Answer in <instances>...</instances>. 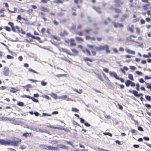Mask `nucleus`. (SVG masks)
Here are the masks:
<instances>
[{"instance_id":"nucleus-1","label":"nucleus","mask_w":151,"mask_h":151,"mask_svg":"<svg viewBox=\"0 0 151 151\" xmlns=\"http://www.w3.org/2000/svg\"><path fill=\"white\" fill-rule=\"evenodd\" d=\"M1 145H11L14 146H17V144L16 143H14L13 142H12L11 141L6 140L4 139H2Z\"/></svg>"},{"instance_id":"nucleus-2","label":"nucleus","mask_w":151,"mask_h":151,"mask_svg":"<svg viewBox=\"0 0 151 151\" xmlns=\"http://www.w3.org/2000/svg\"><path fill=\"white\" fill-rule=\"evenodd\" d=\"M114 2L116 4V6L117 7H120L121 5L124 3L123 1L121 0H115Z\"/></svg>"},{"instance_id":"nucleus-3","label":"nucleus","mask_w":151,"mask_h":151,"mask_svg":"<svg viewBox=\"0 0 151 151\" xmlns=\"http://www.w3.org/2000/svg\"><path fill=\"white\" fill-rule=\"evenodd\" d=\"M110 76L111 77H114L116 79L118 78V76L116 73L114 72H112L110 71L109 73Z\"/></svg>"},{"instance_id":"nucleus-4","label":"nucleus","mask_w":151,"mask_h":151,"mask_svg":"<svg viewBox=\"0 0 151 151\" xmlns=\"http://www.w3.org/2000/svg\"><path fill=\"white\" fill-rule=\"evenodd\" d=\"M4 75L6 76H7L9 73V69L7 67H5L4 68L3 71Z\"/></svg>"},{"instance_id":"nucleus-5","label":"nucleus","mask_w":151,"mask_h":151,"mask_svg":"<svg viewBox=\"0 0 151 151\" xmlns=\"http://www.w3.org/2000/svg\"><path fill=\"white\" fill-rule=\"evenodd\" d=\"M114 26L115 28H122L123 27V24L117 23H114Z\"/></svg>"},{"instance_id":"nucleus-6","label":"nucleus","mask_w":151,"mask_h":151,"mask_svg":"<svg viewBox=\"0 0 151 151\" xmlns=\"http://www.w3.org/2000/svg\"><path fill=\"white\" fill-rule=\"evenodd\" d=\"M2 121H13L14 120V119L13 118H8L7 117H3Z\"/></svg>"},{"instance_id":"nucleus-7","label":"nucleus","mask_w":151,"mask_h":151,"mask_svg":"<svg viewBox=\"0 0 151 151\" xmlns=\"http://www.w3.org/2000/svg\"><path fill=\"white\" fill-rule=\"evenodd\" d=\"M126 51L127 53L129 54H133L134 55L135 54V52L134 51H132L128 49H126Z\"/></svg>"},{"instance_id":"nucleus-8","label":"nucleus","mask_w":151,"mask_h":151,"mask_svg":"<svg viewBox=\"0 0 151 151\" xmlns=\"http://www.w3.org/2000/svg\"><path fill=\"white\" fill-rule=\"evenodd\" d=\"M93 8L95 10H96V11L98 13H101V11L100 10V9L97 6H93Z\"/></svg>"},{"instance_id":"nucleus-9","label":"nucleus","mask_w":151,"mask_h":151,"mask_svg":"<svg viewBox=\"0 0 151 151\" xmlns=\"http://www.w3.org/2000/svg\"><path fill=\"white\" fill-rule=\"evenodd\" d=\"M102 50H103V46L100 45L99 47H96V51H99Z\"/></svg>"},{"instance_id":"nucleus-10","label":"nucleus","mask_w":151,"mask_h":151,"mask_svg":"<svg viewBox=\"0 0 151 151\" xmlns=\"http://www.w3.org/2000/svg\"><path fill=\"white\" fill-rule=\"evenodd\" d=\"M47 145L44 144H41L39 146V147L42 149L46 150Z\"/></svg>"},{"instance_id":"nucleus-11","label":"nucleus","mask_w":151,"mask_h":151,"mask_svg":"<svg viewBox=\"0 0 151 151\" xmlns=\"http://www.w3.org/2000/svg\"><path fill=\"white\" fill-rule=\"evenodd\" d=\"M11 89L12 90L10 91V92H11L13 93H15L16 92V91L19 90V89L17 88L12 87Z\"/></svg>"},{"instance_id":"nucleus-12","label":"nucleus","mask_w":151,"mask_h":151,"mask_svg":"<svg viewBox=\"0 0 151 151\" xmlns=\"http://www.w3.org/2000/svg\"><path fill=\"white\" fill-rule=\"evenodd\" d=\"M40 9L44 12H49V10L44 7L41 6L40 7Z\"/></svg>"},{"instance_id":"nucleus-13","label":"nucleus","mask_w":151,"mask_h":151,"mask_svg":"<svg viewBox=\"0 0 151 151\" xmlns=\"http://www.w3.org/2000/svg\"><path fill=\"white\" fill-rule=\"evenodd\" d=\"M21 139H20L19 138H16L14 139V141H11L12 142H13L14 143H16L17 144V145H18L17 143L20 142L21 141Z\"/></svg>"},{"instance_id":"nucleus-14","label":"nucleus","mask_w":151,"mask_h":151,"mask_svg":"<svg viewBox=\"0 0 151 151\" xmlns=\"http://www.w3.org/2000/svg\"><path fill=\"white\" fill-rule=\"evenodd\" d=\"M131 81L129 80H127L125 82V83L126 86L127 87H128L129 86V85L131 83Z\"/></svg>"},{"instance_id":"nucleus-15","label":"nucleus","mask_w":151,"mask_h":151,"mask_svg":"<svg viewBox=\"0 0 151 151\" xmlns=\"http://www.w3.org/2000/svg\"><path fill=\"white\" fill-rule=\"evenodd\" d=\"M87 46L90 48L96 50V46L95 45H87Z\"/></svg>"},{"instance_id":"nucleus-16","label":"nucleus","mask_w":151,"mask_h":151,"mask_svg":"<svg viewBox=\"0 0 151 151\" xmlns=\"http://www.w3.org/2000/svg\"><path fill=\"white\" fill-rule=\"evenodd\" d=\"M86 40H95V38L94 37H91L88 36H86Z\"/></svg>"},{"instance_id":"nucleus-17","label":"nucleus","mask_w":151,"mask_h":151,"mask_svg":"<svg viewBox=\"0 0 151 151\" xmlns=\"http://www.w3.org/2000/svg\"><path fill=\"white\" fill-rule=\"evenodd\" d=\"M132 93L134 95L137 97H139V95H138V92L135 90H133L132 91Z\"/></svg>"},{"instance_id":"nucleus-18","label":"nucleus","mask_w":151,"mask_h":151,"mask_svg":"<svg viewBox=\"0 0 151 151\" xmlns=\"http://www.w3.org/2000/svg\"><path fill=\"white\" fill-rule=\"evenodd\" d=\"M54 3L56 4H61L63 3V1L62 0H55L53 1Z\"/></svg>"},{"instance_id":"nucleus-19","label":"nucleus","mask_w":151,"mask_h":151,"mask_svg":"<svg viewBox=\"0 0 151 151\" xmlns=\"http://www.w3.org/2000/svg\"><path fill=\"white\" fill-rule=\"evenodd\" d=\"M128 77L129 80L132 81L134 80V78L132 75L131 74H129L128 75Z\"/></svg>"},{"instance_id":"nucleus-20","label":"nucleus","mask_w":151,"mask_h":151,"mask_svg":"<svg viewBox=\"0 0 151 151\" xmlns=\"http://www.w3.org/2000/svg\"><path fill=\"white\" fill-rule=\"evenodd\" d=\"M74 90L79 94H81L82 93V89H80L79 90L76 89H74Z\"/></svg>"},{"instance_id":"nucleus-21","label":"nucleus","mask_w":151,"mask_h":151,"mask_svg":"<svg viewBox=\"0 0 151 151\" xmlns=\"http://www.w3.org/2000/svg\"><path fill=\"white\" fill-rule=\"evenodd\" d=\"M83 60L85 61H88L90 62H92L93 61V60L92 59H90L88 58H83Z\"/></svg>"},{"instance_id":"nucleus-22","label":"nucleus","mask_w":151,"mask_h":151,"mask_svg":"<svg viewBox=\"0 0 151 151\" xmlns=\"http://www.w3.org/2000/svg\"><path fill=\"white\" fill-rule=\"evenodd\" d=\"M29 70L30 72H31L32 73H34L36 74H38V73L37 72H36L34 70H33L31 68H29Z\"/></svg>"},{"instance_id":"nucleus-23","label":"nucleus","mask_w":151,"mask_h":151,"mask_svg":"<svg viewBox=\"0 0 151 151\" xmlns=\"http://www.w3.org/2000/svg\"><path fill=\"white\" fill-rule=\"evenodd\" d=\"M76 32L79 35L82 36L83 35V31L80 32Z\"/></svg>"},{"instance_id":"nucleus-24","label":"nucleus","mask_w":151,"mask_h":151,"mask_svg":"<svg viewBox=\"0 0 151 151\" xmlns=\"http://www.w3.org/2000/svg\"><path fill=\"white\" fill-rule=\"evenodd\" d=\"M22 97L23 98H27L30 99H32V98L30 96L26 95H23V96H22Z\"/></svg>"},{"instance_id":"nucleus-25","label":"nucleus","mask_w":151,"mask_h":151,"mask_svg":"<svg viewBox=\"0 0 151 151\" xmlns=\"http://www.w3.org/2000/svg\"><path fill=\"white\" fill-rule=\"evenodd\" d=\"M103 50H105V51L109 49V47L107 45H105L104 46H103Z\"/></svg>"},{"instance_id":"nucleus-26","label":"nucleus","mask_w":151,"mask_h":151,"mask_svg":"<svg viewBox=\"0 0 151 151\" xmlns=\"http://www.w3.org/2000/svg\"><path fill=\"white\" fill-rule=\"evenodd\" d=\"M31 37L33 39H36L38 40H40V39L39 37H35V36H33V35L31 36Z\"/></svg>"},{"instance_id":"nucleus-27","label":"nucleus","mask_w":151,"mask_h":151,"mask_svg":"<svg viewBox=\"0 0 151 151\" xmlns=\"http://www.w3.org/2000/svg\"><path fill=\"white\" fill-rule=\"evenodd\" d=\"M146 99L147 100L150 101V97L149 96L145 95V96Z\"/></svg>"},{"instance_id":"nucleus-28","label":"nucleus","mask_w":151,"mask_h":151,"mask_svg":"<svg viewBox=\"0 0 151 151\" xmlns=\"http://www.w3.org/2000/svg\"><path fill=\"white\" fill-rule=\"evenodd\" d=\"M67 144H68L71 146H72L73 147H74V146L73 145V143L71 142H68L67 141Z\"/></svg>"},{"instance_id":"nucleus-29","label":"nucleus","mask_w":151,"mask_h":151,"mask_svg":"<svg viewBox=\"0 0 151 151\" xmlns=\"http://www.w3.org/2000/svg\"><path fill=\"white\" fill-rule=\"evenodd\" d=\"M71 51L73 52V53L76 54H77L78 53V51L76 50L75 49H72L71 50Z\"/></svg>"},{"instance_id":"nucleus-30","label":"nucleus","mask_w":151,"mask_h":151,"mask_svg":"<svg viewBox=\"0 0 151 151\" xmlns=\"http://www.w3.org/2000/svg\"><path fill=\"white\" fill-rule=\"evenodd\" d=\"M72 110L73 111L75 112H78V111L79 110L76 108H72Z\"/></svg>"},{"instance_id":"nucleus-31","label":"nucleus","mask_w":151,"mask_h":151,"mask_svg":"<svg viewBox=\"0 0 151 151\" xmlns=\"http://www.w3.org/2000/svg\"><path fill=\"white\" fill-rule=\"evenodd\" d=\"M52 96H54V98L55 99H60V97H58V96H56V95L55 94L52 93Z\"/></svg>"},{"instance_id":"nucleus-32","label":"nucleus","mask_w":151,"mask_h":151,"mask_svg":"<svg viewBox=\"0 0 151 151\" xmlns=\"http://www.w3.org/2000/svg\"><path fill=\"white\" fill-rule=\"evenodd\" d=\"M145 84L146 85H148L147 86V88H149V89H151V83H146Z\"/></svg>"},{"instance_id":"nucleus-33","label":"nucleus","mask_w":151,"mask_h":151,"mask_svg":"<svg viewBox=\"0 0 151 151\" xmlns=\"http://www.w3.org/2000/svg\"><path fill=\"white\" fill-rule=\"evenodd\" d=\"M104 134L105 135H108L110 136H112V134L109 132H104Z\"/></svg>"},{"instance_id":"nucleus-34","label":"nucleus","mask_w":151,"mask_h":151,"mask_svg":"<svg viewBox=\"0 0 151 151\" xmlns=\"http://www.w3.org/2000/svg\"><path fill=\"white\" fill-rule=\"evenodd\" d=\"M129 68L131 70H135L136 69V67L135 66L132 65L129 66Z\"/></svg>"},{"instance_id":"nucleus-35","label":"nucleus","mask_w":151,"mask_h":151,"mask_svg":"<svg viewBox=\"0 0 151 151\" xmlns=\"http://www.w3.org/2000/svg\"><path fill=\"white\" fill-rule=\"evenodd\" d=\"M91 31V30L90 29H86L85 30V32L87 33H90Z\"/></svg>"},{"instance_id":"nucleus-36","label":"nucleus","mask_w":151,"mask_h":151,"mask_svg":"<svg viewBox=\"0 0 151 151\" xmlns=\"http://www.w3.org/2000/svg\"><path fill=\"white\" fill-rule=\"evenodd\" d=\"M103 70L104 71L106 72L107 73H109V69L106 68H104L103 69Z\"/></svg>"},{"instance_id":"nucleus-37","label":"nucleus","mask_w":151,"mask_h":151,"mask_svg":"<svg viewBox=\"0 0 151 151\" xmlns=\"http://www.w3.org/2000/svg\"><path fill=\"white\" fill-rule=\"evenodd\" d=\"M135 73L139 75H141L142 74V73L141 72L138 71H136L135 72Z\"/></svg>"},{"instance_id":"nucleus-38","label":"nucleus","mask_w":151,"mask_h":151,"mask_svg":"<svg viewBox=\"0 0 151 151\" xmlns=\"http://www.w3.org/2000/svg\"><path fill=\"white\" fill-rule=\"evenodd\" d=\"M42 115L43 116H51V114H48L44 113H42Z\"/></svg>"},{"instance_id":"nucleus-39","label":"nucleus","mask_w":151,"mask_h":151,"mask_svg":"<svg viewBox=\"0 0 151 151\" xmlns=\"http://www.w3.org/2000/svg\"><path fill=\"white\" fill-rule=\"evenodd\" d=\"M116 79L117 80H120L121 82L122 83H123L124 82V79L122 78H120L119 77H118V78H117Z\"/></svg>"},{"instance_id":"nucleus-40","label":"nucleus","mask_w":151,"mask_h":151,"mask_svg":"<svg viewBox=\"0 0 151 151\" xmlns=\"http://www.w3.org/2000/svg\"><path fill=\"white\" fill-rule=\"evenodd\" d=\"M50 128H54L55 129H60V128L58 127H55L54 126H50Z\"/></svg>"},{"instance_id":"nucleus-41","label":"nucleus","mask_w":151,"mask_h":151,"mask_svg":"<svg viewBox=\"0 0 151 151\" xmlns=\"http://www.w3.org/2000/svg\"><path fill=\"white\" fill-rule=\"evenodd\" d=\"M32 99V101L33 102H35L37 103V102H38L39 101L37 99H36L34 98H32V99Z\"/></svg>"},{"instance_id":"nucleus-42","label":"nucleus","mask_w":151,"mask_h":151,"mask_svg":"<svg viewBox=\"0 0 151 151\" xmlns=\"http://www.w3.org/2000/svg\"><path fill=\"white\" fill-rule=\"evenodd\" d=\"M58 143V142L55 140H52V141L50 143L53 144H57Z\"/></svg>"},{"instance_id":"nucleus-43","label":"nucleus","mask_w":151,"mask_h":151,"mask_svg":"<svg viewBox=\"0 0 151 151\" xmlns=\"http://www.w3.org/2000/svg\"><path fill=\"white\" fill-rule=\"evenodd\" d=\"M75 39L78 40H79L80 41H82V39L81 37H76L75 38Z\"/></svg>"},{"instance_id":"nucleus-44","label":"nucleus","mask_w":151,"mask_h":151,"mask_svg":"<svg viewBox=\"0 0 151 151\" xmlns=\"http://www.w3.org/2000/svg\"><path fill=\"white\" fill-rule=\"evenodd\" d=\"M6 58L9 59H13L14 58L13 56H11L9 55H7L6 56Z\"/></svg>"},{"instance_id":"nucleus-45","label":"nucleus","mask_w":151,"mask_h":151,"mask_svg":"<svg viewBox=\"0 0 151 151\" xmlns=\"http://www.w3.org/2000/svg\"><path fill=\"white\" fill-rule=\"evenodd\" d=\"M23 87H27L28 88H31L32 87V86L30 84H27L26 86H22Z\"/></svg>"},{"instance_id":"nucleus-46","label":"nucleus","mask_w":151,"mask_h":151,"mask_svg":"<svg viewBox=\"0 0 151 151\" xmlns=\"http://www.w3.org/2000/svg\"><path fill=\"white\" fill-rule=\"evenodd\" d=\"M18 105L20 106H23L24 105V103L22 102H19L17 104Z\"/></svg>"},{"instance_id":"nucleus-47","label":"nucleus","mask_w":151,"mask_h":151,"mask_svg":"<svg viewBox=\"0 0 151 151\" xmlns=\"http://www.w3.org/2000/svg\"><path fill=\"white\" fill-rule=\"evenodd\" d=\"M104 116L106 118L108 119H110L111 118V116L109 115H104Z\"/></svg>"},{"instance_id":"nucleus-48","label":"nucleus","mask_w":151,"mask_h":151,"mask_svg":"<svg viewBox=\"0 0 151 151\" xmlns=\"http://www.w3.org/2000/svg\"><path fill=\"white\" fill-rule=\"evenodd\" d=\"M136 89L137 90L139 91V85L138 83H137L136 84Z\"/></svg>"},{"instance_id":"nucleus-49","label":"nucleus","mask_w":151,"mask_h":151,"mask_svg":"<svg viewBox=\"0 0 151 151\" xmlns=\"http://www.w3.org/2000/svg\"><path fill=\"white\" fill-rule=\"evenodd\" d=\"M5 29L6 30V31H7L9 32H10V31L11 29L10 28L8 27H5Z\"/></svg>"},{"instance_id":"nucleus-50","label":"nucleus","mask_w":151,"mask_h":151,"mask_svg":"<svg viewBox=\"0 0 151 151\" xmlns=\"http://www.w3.org/2000/svg\"><path fill=\"white\" fill-rule=\"evenodd\" d=\"M113 51H114V52H115V53H118V51L117 50L116 48H113Z\"/></svg>"},{"instance_id":"nucleus-51","label":"nucleus","mask_w":151,"mask_h":151,"mask_svg":"<svg viewBox=\"0 0 151 151\" xmlns=\"http://www.w3.org/2000/svg\"><path fill=\"white\" fill-rule=\"evenodd\" d=\"M43 97L47 99H50L49 97L46 95H43Z\"/></svg>"},{"instance_id":"nucleus-52","label":"nucleus","mask_w":151,"mask_h":151,"mask_svg":"<svg viewBox=\"0 0 151 151\" xmlns=\"http://www.w3.org/2000/svg\"><path fill=\"white\" fill-rule=\"evenodd\" d=\"M53 23L54 24L56 25H58V22L56 21L55 20H53Z\"/></svg>"},{"instance_id":"nucleus-53","label":"nucleus","mask_w":151,"mask_h":151,"mask_svg":"<svg viewBox=\"0 0 151 151\" xmlns=\"http://www.w3.org/2000/svg\"><path fill=\"white\" fill-rule=\"evenodd\" d=\"M129 31L131 32H133V27H129Z\"/></svg>"},{"instance_id":"nucleus-54","label":"nucleus","mask_w":151,"mask_h":151,"mask_svg":"<svg viewBox=\"0 0 151 151\" xmlns=\"http://www.w3.org/2000/svg\"><path fill=\"white\" fill-rule=\"evenodd\" d=\"M80 122L81 123H85L84 120L83 119H82V118H80Z\"/></svg>"},{"instance_id":"nucleus-55","label":"nucleus","mask_w":151,"mask_h":151,"mask_svg":"<svg viewBox=\"0 0 151 151\" xmlns=\"http://www.w3.org/2000/svg\"><path fill=\"white\" fill-rule=\"evenodd\" d=\"M41 84L42 86H45L46 85L47 83L46 82L42 81L41 82Z\"/></svg>"},{"instance_id":"nucleus-56","label":"nucleus","mask_w":151,"mask_h":151,"mask_svg":"<svg viewBox=\"0 0 151 151\" xmlns=\"http://www.w3.org/2000/svg\"><path fill=\"white\" fill-rule=\"evenodd\" d=\"M145 106L148 108L151 107V105L147 104H145Z\"/></svg>"},{"instance_id":"nucleus-57","label":"nucleus","mask_w":151,"mask_h":151,"mask_svg":"<svg viewBox=\"0 0 151 151\" xmlns=\"http://www.w3.org/2000/svg\"><path fill=\"white\" fill-rule=\"evenodd\" d=\"M138 129L141 131H143V130L142 127H137Z\"/></svg>"},{"instance_id":"nucleus-58","label":"nucleus","mask_w":151,"mask_h":151,"mask_svg":"<svg viewBox=\"0 0 151 151\" xmlns=\"http://www.w3.org/2000/svg\"><path fill=\"white\" fill-rule=\"evenodd\" d=\"M139 82L142 83H143L144 82V81L142 78L139 79Z\"/></svg>"},{"instance_id":"nucleus-59","label":"nucleus","mask_w":151,"mask_h":151,"mask_svg":"<svg viewBox=\"0 0 151 151\" xmlns=\"http://www.w3.org/2000/svg\"><path fill=\"white\" fill-rule=\"evenodd\" d=\"M57 148L56 147H51V150H57Z\"/></svg>"},{"instance_id":"nucleus-60","label":"nucleus","mask_w":151,"mask_h":151,"mask_svg":"<svg viewBox=\"0 0 151 151\" xmlns=\"http://www.w3.org/2000/svg\"><path fill=\"white\" fill-rule=\"evenodd\" d=\"M84 125L87 127H89L90 126V124L87 122H85L84 123Z\"/></svg>"},{"instance_id":"nucleus-61","label":"nucleus","mask_w":151,"mask_h":151,"mask_svg":"<svg viewBox=\"0 0 151 151\" xmlns=\"http://www.w3.org/2000/svg\"><path fill=\"white\" fill-rule=\"evenodd\" d=\"M143 138L145 140L148 141L149 140V138L146 137H144Z\"/></svg>"},{"instance_id":"nucleus-62","label":"nucleus","mask_w":151,"mask_h":151,"mask_svg":"<svg viewBox=\"0 0 151 151\" xmlns=\"http://www.w3.org/2000/svg\"><path fill=\"white\" fill-rule=\"evenodd\" d=\"M98 78L101 81H103V80L101 76H100L99 75H98Z\"/></svg>"},{"instance_id":"nucleus-63","label":"nucleus","mask_w":151,"mask_h":151,"mask_svg":"<svg viewBox=\"0 0 151 151\" xmlns=\"http://www.w3.org/2000/svg\"><path fill=\"white\" fill-rule=\"evenodd\" d=\"M141 23L142 24H144L145 22V21L143 19H141L140 20Z\"/></svg>"},{"instance_id":"nucleus-64","label":"nucleus","mask_w":151,"mask_h":151,"mask_svg":"<svg viewBox=\"0 0 151 151\" xmlns=\"http://www.w3.org/2000/svg\"><path fill=\"white\" fill-rule=\"evenodd\" d=\"M115 142L118 144V145H121V142L118 140H116L115 141Z\"/></svg>"}]
</instances>
